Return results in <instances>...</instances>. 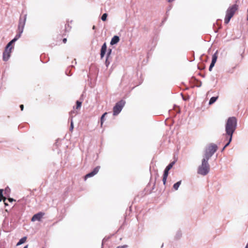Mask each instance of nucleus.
<instances>
[{
	"label": "nucleus",
	"mask_w": 248,
	"mask_h": 248,
	"mask_svg": "<svg viewBox=\"0 0 248 248\" xmlns=\"http://www.w3.org/2000/svg\"><path fill=\"white\" fill-rule=\"evenodd\" d=\"M237 126V120L235 117H232L228 118L225 126L226 134L230 137L232 140L233 133Z\"/></svg>",
	"instance_id": "nucleus-1"
},
{
	"label": "nucleus",
	"mask_w": 248,
	"mask_h": 248,
	"mask_svg": "<svg viewBox=\"0 0 248 248\" xmlns=\"http://www.w3.org/2000/svg\"><path fill=\"white\" fill-rule=\"evenodd\" d=\"M208 159L203 158L202 160V164L199 166L198 169V173L205 176L210 171V166L208 163Z\"/></svg>",
	"instance_id": "nucleus-2"
},
{
	"label": "nucleus",
	"mask_w": 248,
	"mask_h": 248,
	"mask_svg": "<svg viewBox=\"0 0 248 248\" xmlns=\"http://www.w3.org/2000/svg\"><path fill=\"white\" fill-rule=\"evenodd\" d=\"M238 6L236 4H234L231 7H230L226 12V16L224 18V22L225 24H228L231 18L234 15L235 11L237 10Z\"/></svg>",
	"instance_id": "nucleus-3"
},
{
	"label": "nucleus",
	"mask_w": 248,
	"mask_h": 248,
	"mask_svg": "<svg viewBox=\"0 0 248 248\" xmlns=\"http://www.w3.org/2000/svg\"><path fill=\"white\" fill-rule=\"evenodd\" d=\"M217 149V147L216 144H212L209 146L206 151L204 158L209 160V158L216 152Z\"/></svg>",
	"instance_id": "nucleus-4"
},
{
	"label": "nucleus",
	"mask_w": 248,
	"mask_h": 248,
	"mask_svg": "<svg viewBox=\"0 0 248 248\" xmlns=\"http://www.w3.org/2000/svg\"><path fill=\"white\" fill-rule=\"evenodd\" d=\"M124 104V101L123 100H121L116 104L113 108L114 115H118L122 111Z\"/></svg>",
	"instance_id": "nucleus-5"
},
{
	"label": "nucleus",
	"mask_w": 248,
	"mask_h": 248,
	"mask_svg": "<svg viewBox=\"0 0 248 248\" xmlns=\"http://www.w3.org/2000/svg\"><path fill=\"white\" fill-rule=\"evenodd\" d=\"M174 163H175L174 162H172L170 163V164H169L166 167V168L164 170V174H163V182L164 185H165V184L166 183L167 179V177H168V176L169 174V171L172 168V167H173Z\"/></svg>",
	"instance_id": "nucleus-6"
},
{
	"label": "nucleus",
	"mask_w": 248,
	"mask_h": 248,
	"mask_svg": "<svg viewBox=\"0 0 248 248\" xmlns=\"http://www.w3.org/2000/svg\"><path fill=\"white\" fill-rule=\"evenodd\" d=\"M25 21H26V18H24L22 23H21L20 22V23L19 24L18 28H19V30L20 31L19 33L18 34H16V36H15V37L14 38L15 39H16V40H17L20 37L23 31V29H24V25H25Z\"/></svg>",
	"instance_id": "nucleus-7"
},
{
	"label": "nucleus",
	"mask_w": 248,
	"mask_h": 248,
	"mask_svg": "<svg viewBox=\"0 0 248 248\" xmlns=\"http://www.w3.org/2000/svg\"><path fill=\"white\" fill-rule=\"evenodd\" d=\"M99 169H100L99 166H97V167H95L92 172L87 174L85 175V179H86L88 178H90V177L94 176L95 174H96L98 173Z\"/></svg>",
	"instance_id": "nucleus-8"
},
{
	"label": "nucleus",
	"mask_w": 248,
	"mask_h": 248,
	"mask_svg": "<svg viewBox=\"0 0 248 248\" xmlns=\"http://www.w3.org/2000/svg\"><path fill=\"white\" fill-rule=\"evenodd\" d=\"M44 215V213L42 212L38 213L33 216L31 218V221H40Z\"/></svg>",
	"instance_id": "nucleus-9"
},
{
	"label": "nucleus",
	"mask_w": 248,
	"mask_h": 248,
	"mask_svg": "<svg viewBox=\"0 0 248 248\" xmlns=\"http://www.w3.org/2000/svg\"><path fill=\"white\" fill-rule=\"evenodd\" d=\"M11 51L9 50L5 49L3 53V60L4 61H7L9 60L11 56Z\"/></svg>",
	"instance_id": "nucleus-10"
},
{
	"label": "nucleus",
	"mask_w": 248,
	"mask_h": 248,
	"mask_svg": "<svg viewBox=\"0 0 248 248\" xmlns=\"http://www.w3.org/2000/svg\"><path fill=\"white\" fill-rule=\"evenodd\" d=\"M107 50V45L106 43H105L102 46L101 49V53H100V56L101 58L102 59L106 52Z\"/></svg>",
	"instance_id": "nucleus-11"
},
{
	"label": "nucleus",
	"mask_w": 248,
	"mask_h": 248,
	"mask_svg": "<svg viewBox=\"0 0 248 248\" xmlns=\"http://www.w3.org/2000/svg\"><path fill=\"white\" fill-rule=\"evenodd\" d=\"M119 37L117 35H115L111 39L110 44L111 45H115L119 42Z\"/></svg>",
	"instance_id": "nucleus-12"
},
{
	"label": "nucleus",
	"mask_w": 248,
	"mask_h": 248,
	"mask_svg": "<svg viewBox=\"0 0 248 248\" xmlns=\"http://www.w3.org/2000/svg\"><path fill=\"white\" fill-rule=\"evenodd\" d=\"M26 240H27L26 236H24V237H22V238H21L19 240V241L16 244V246H18L22 245V244L26 242Z\"/></svg>",
	"instance_id": "nucleus-13"
},
{
	"label": "nucleus",
	"mask_w": 248,
	"mask_h": 248,
	"mask_svg": "<svg viewBox=\"0 0 248 248\" xmlns=\"http://www.w3.org/2000/svg\"><path fill=\"white\" fill-rule=\"evenodd\" d=\"M181 184V181H179L177 182V183H176L175 184H174L173 186V187L174 189L175 190H178Z\"/></svg>",
	"instance_id": "nucleus-14"
},
{
	"label": "nucleus",
	"mask_w": 248,
	"mask_h": 248,
	"mask_svg": "<svg viewBox=\"0 0 248 248\" xmlns=\"http://www.w3.org/2000/svg\"><path fill=\"white\" fill-rule=\"evenodd\" d=\"M217 98H218L217 96L212 97L209 100V105H212V104L215 103L217 99Z\"/></svg>",
	"instance_id": "nucleus-15"
},
{
	"label": "nucleus",
	"mask_w": 248,
	"mask_h": 248,
	"mask_svg": "<svg viewBox=\"0 0 248 248\" xmlns=\"http://www.w3.org/2000/svg\"><path fill=\"white\" fill-rule=\"evenodd\" d=\"M217 53L216 52L212 56V62H213V63L215 64V63L217 62Z\"/></svg>",
	"instance_id": "nucleus-16"
},
{
	"label": "nucleus",
	"mask_w": 248,
	"mask_h": 248,
	"mask_svg": "<svg viewBox=\"0 0 248 248\" xmlns=\"http://www.w3.org/2000/svg\"><path fill=\"white\" fill-rule=\"evenodd\" d=\"M107 16H108L107 14H106V13L104 14L101 17L102 20L103 21H106L107 19Z\"/></svg>",
	"instance_id": "nucleus-17"
},
{
	"label": "nucleus",
	"mask_w": 248,
	"mask_h": 248,
	"mask_svg": "<svg viewBox=\"0 0 248 248\" xmlns=\"http://www.w3.org/2000/svg\"><path fill=\"white\" fill-rule=\"evenodd\" d=\"M77 108L78 109L81 107L82 102L79 101H77Z\"/></svg>",
	"instance_id": "nucleus-18"
},
{
	"label": "nucleus",
	"mask_w": 248,
	"mask_h": 248,
	"mask_svg": "<svg viewBox=\"0 0 248 248\" xmlns=\"http://www.w3.org/2000/svg\"><path fill=\"white\" fill-rule=\"evenodd\" d=\"M12 49V45H9V43H8L5 49L9 50L11 51Z\"/></svg>",
	"instance_id": "nucleus-19"
},
{
	"label": "nucleus",
	"mask_w": 248,
	"mask_h": 248,
	"mask_svg": "<svg viewBox=\"0 0 248 248\" xmlns=\"http://www.w3.org/2000/svg\"><path fill=\"white\" fill-rule=\"evenodd\" d=\"M73 128H74V124H73V120L72 119V120H71V124H70V130L71 131H73Z\"/></svg>",
	"instance_id": "nucleus-20"
},
{
	"label": "nucleus",
	"mask_w": 248,
	"mask_h": 248,
	"mask_svg": "<svg viewBox=\"0 0 248 248\" xmlns=\"http://www.w3.org/2000/svg\"><path fill=\"white\" fill-rule=\"evenodd\" d=\"M3 198V190L0 189V202H1Z\"/></svg>",
	"instance_id": "nucleus-21"
},
{
	"label": "nucleus",
	"mask_w": 248,
	"mask_h": 248,
	"mask_svg": "<svg viewBox=\"0 0 248 248\" xmlns=\"http://www.w3.org/2000/svg\"><path fill=\"white\" fill-rule=\"evenodd\" d=\"M106 114H107V112H105V113H104V114L102 115V116H101V125H102V124H103L104 118V117H105V115H106Z\"/></svg>",
	"instance_id": "nucleus-22"
},
{
	"label": "nucleus",
	"mask_w": 248,
	"mask_h": 248,
	"mask_svg": "<svg viewBox=\"0 0 248 248\" xmlns=\"http://www.w3.org/2000/svg\"><path fill=\"white\" fill-rule=\"evenodd\" d=\"M215 65V64L213 63V62H211L210 65V66H209V70L210 71H212V69L213 68V67Z\"/></svg>",
	"instance_id": "nucleus-23"
},
{
	"label": "nucleus",
	"mask_w": 248,
	"mask_h": 248,
	"mask_svg": "<svg viewBox=\"0 0 248 248\" xmlns=\"http://www.w3.org/2000/svg\"><path fill=\"white\" fill-rule=\"evenodd\" d=\"M16 41V39L14 38L10 42H9L8 43H9V45H12V44L14 43V42H15Z\"/></svg>",
	"instance_id": "nucleus-24"
},
{
	"label": "nucleus",
	"mask_w": 248,
	"mask_h": 248,
	"mask_svg": "<svg viewBox=\"0 0 248 248\" xmlns=\"http://www.w3.org/2000/svg\"><path fill=\"white\" fill-rule=\"evenodd\" d=\"M231 140H230V138L229 139V142L224 146V148H226L227 146H228L229 144L230 143Z\"/></svg>",
	"instance_id": "nucleus-25"
},
{
	"label": "nucleus",
	"mask_w": 248,
	"mask_h": 248,
	"mask_svg": "<svg viewBox=\"0 0 248 248\" xmlns=\"http://www.w3.org/2000/svg\"><path fill=\"white\" fill-rule=\"evenodd\" d=\"M20 108H21V110H23V108H24V106H23V105H21L20 106Z\"/></svg>",
	"instance_id": "nucleus-26"
},
{
	"label": "nucleus",
	"mask_w": 248,
	"mask_h": 248,
	"mask_svg": "<svg viewBox=\"0 0 248 248\" xmlns=\"http://www.w3.org/2000/svg\"><path fill=\"white\" fill-rule=\"evenodd\" d=\"M126 246H119V247H117L116 248H125Z\"/></svg>",
	"instance_id": "nucleus-27"
},
{
	"label": "nucleus",
	"mask_w": 248,
	"mask_h": 248,
	"mask_svg": "<svg viewBox=\"0 0 248 248\" xmlns=\"http://www.w3.org/2000/svg\"><path fill=\"white\" fill-rule=\"evenodd\" d=\"M66 41H67L66 38H64V39H63V42L64 43H65L66 42Z\"/></svg>",
	"instance_id": "nucleus-28"
},
{
	"label": "nucleus",
	"mask_w": 248,
	"mask_h": 248,
	"mask_svg": "<svg viewBox=\"0 0 248 248\" xmlns=\"http://www.w3.org/2000/svg\"><path fill=\"white\" fill-rule=\"evenodd\" d=\"M8 200H9V201L10 202H12V201H13V199H11V198H9Z\"/></svg>",
	"instance_id": "nucleus-29"
},
{
	"label": "nucleus",
	"mask_w": 248,
	"mask_h": 248,
	"mask_svg": "<svg viewBox=\"0 0 248 248\" xmlns=\"http://www.w3.org/2000/svg\"><path fill=\"white\" fill-rule=\"evenodd\" d=\"M111 51V49H109V51H108V55H109V54H110Z\"/></svg>",
	"instance_id": "nucleus-30"
},
{
	"label": "nucleus",
	"mask_w": 248,
	"mask_h": 248,
	"mask_svg": "<svg viewBox=\"0 0 248 248\" xmlns=\"http://www.w3.org/2000/svg\"><path fill=\"white\" fill-rule=\"evenodd\" d=\"M174 0H168V1L169 2H171V1H174Z\"/></svg>",
	"instance_id": "nucleus-31"
},
{
	"label": "nucleus",
	"mask_w": 248,
	"mask_h": 248,
	"mask_svg": "<svg viewBox=\"0 0 248 248\" xmlns=\"http://www.w3.org/2000/svg\"><path fill=\"white\" fill-rule=\"evenodd\" d=\"M23 248H28V245L25 246Z\"/></svg>",
	"instance_id": "nucleus-32"
},
{
	"label": "nucleus",
	"mask_w": 248,
	"mask_h": 248,
	"mask_svg": "<svg viewBox=\"0 0 248 248\" xmlns=\"http://www.w3.org/2000/svg\"><path fill=\"white\" fill-rule=\"evenodd\" d=\"M225 148H224V147L223 148V149H222V151H223V150H224V149H225Z\"/></svg>",
	"instance_id": "nucleus-33"
},
{
	"label": "nucleus",
	"mask_w": 248,
	"mask_h": 248,
	"mask_svg": "<svg viewBox=\"0 0 248 248\" xmlns=\"http://www.w3.org/2000/svg\"><path fill=\"white\" fill-rule=\"evenodd\" d=\"M5 205H7L8 204L6 203H5Z\"/></svg>",
	"instance_id": "nucleus-34"
}]
</instances>
